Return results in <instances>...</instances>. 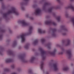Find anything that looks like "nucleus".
Returning a JSON list of instances; mask_svg holds the SVG:
<instances>
[{"label":"nucleus","instance_id":"6e6552de","mask_svg":"<svg viewBox=\"0 0 74 74\" xmlns=\"http://www.w3.org/2000/svg\"><path fill=\"white\" fill-rule=\"evenodd\" d=\"M21 25L22 27H26L29 25V23H27L26 21V20H23L20 21Z\"/></svg>","mask_w":74,"mask_h":74},{"label":"nucleus","instance_id":"423d86ee","mask_svg":"<svg viewBox=\"0 0 74 74\" xmlns=\"http://www.w3.org/2000/svg\"><path fill=\"white\" fill-rule=\"evenodd\" d=\"M56 28L53 29L52 28H50L48 30V32H50L51 31H52L51 33V36L53 37H55L56 36Z\"/></svg>","mask_w":74,"mask_h":74},{"label":"nucleus","instance_id":"7ed1b4c3","mask_svg":"<svg viewBox=\"0 0 74 74\" xmlns=\"http://www.w3.org/2000/svg\"><path fill=\"white\" fill-rule=\"evenodd\" d=\"M33 29V27L30 26L29 27L28 32L27 33H23L20 35V37L21 38V42L23 43L25 42V36L28 35H30L32 33V29Z\"/></svg>","mask_w":74,"mask_h":74},{"label":"nucleus","instance_id":"9b49d317","mask_svg":"<svg viewBox=\"0 0 74 74\" xmlns=\"http://www.w3.org/2000/svg\"><path fill=\"white\" fill-rule=\"evenodd\" d=\"M66 53L68 55V56L69 59H70L71 57L73 56V54H71V49H69L66 50Z\"/></svg>","mask_w":74,"mask_h":74},{"label":"nucleus","instance_id":"c03bdc74","mask_svg":"<svg viewBox=\"0 0 74 74\" xmlns=\"http://www.w3.org/2000/svg\"><path fill=\"white\" fill-rule=\"evenodd\" d=\"M29 14H26V17H27V18H28V17H29Z\"/></svg>","mask_w":74,"mask_h":74},{"label":"nucleus","instance_id":"1a4fd4ad","mask_svg":"<svg viewBox=\"0 0 74 74\" xmlns=\"http://www.w3.org/2000/svg\"><path fill=\"white\" fill-rule=\"evenodd\" d=\"M34 15L38 16L40 15L41 14V10L40 8H38L36 9L34 12Z\"/></svg>","mask_w":74,"mask_h":74},{"label":"nucleus","instance_id":"de8ad7c7","mask_svg":"<svg viewBox=\"0 0 74 74\" xmlns=\"http://www.w3.org/2000/svg\"><path fill=\"white\" fill-rule=\"evenodd\" d=\"M24 1L26 2L27 3L28 1H29V0H24Z\"/></svg>","mask_w":74,"mask_h":74},{"label":"nucleus","instance_id":"6ab92c4d","mask_svg":"<svg viewBox=\"0 0 74 74\" xmlns=\"http://www.w3.org/2000/svg\"><path fill=\"white\" fill-rule=\"evenodd\" d=\"M38 32L40 34H42L43 33H45L46 32L45 30H42L41 29H38Z\"/></svg>","mask_w":74,"mask_h":74},{"label":"nucleus","instance_id":"8fccbe9b","mask_svg":"<svg viewBox=\"0 0 74 74\" xmlns=\"http://www.w3.org/2000/svg\"><path fill=\"white\" fill-rule=\"evenodd\" d=\"M57 1L59 2V3H60V0H57Z\"/></svg>","mask_w":74,"mask_h":74},{"label":"nucleus","instance_id":"393cba45","mask_svg":"<svg viewBox=\"0 0 74 74\" xmlns=\"http://www.w3.org/2000/svg\"><path fill=\"white\" fill-rule=\"evenodd\" d=\"M69 69V67L68 66L64 67L62 68V70L63 71H68Z\"/></svg>","mask_w":74,"mask_h":74},{"label":"nucleus","instance_id":"052dcab7","mask_svg":"<svg viewBox=\"0 0 74 74\" xmlns=\"http://www.w3.org/2000/svg\"><path fill=\"white\" fill-rule=\"evenodd\" d=\"M63 44V43H62V44Z\"/></svg>","mask_w":74,"mask_h":74},{"label":"nucleus","instance_id":"ddd939ff","mask_svg":"<svg viewBox=\"0 0 74 74\" xmlns=\"http://www.w3.org/2000/svg\"><path fill=\"white\" fill-rule=\"evenodd\" d=\"M40 68L41 70L43 71V74H49V73L48 72L45 71L44 70V63L43 62H41V65H40Z\"/></svg>","mask_w":74,"mask_h":74},{"label":"nucleus","instance_id":"dca6fc26","mask_svg":"<svg viewBox=\"0 0 74 74\" xmlns=\"http://www.w3.org/2000/svg\"><path fill=\"white\" fill-rule=\"evenodd\" d=\"M49 4V2H46L45 3L44 5L42 7V10H43L44 11H45V10H46V8L45 7V6L46 5H48Z\"/></svg>","mask_w":74,"mask_h":74},{"label":"nucleus","instance_id":"39448f33","mask_svg":"<svg viewBox=\"0 0 74 74\" xmlns=\"http://www.w3.org/2000/svg\"><path fill=\"white\" fill-rule=\"evenodd\" d=\"M17 59L18 60H21L22 63H27L28 62L27 60H25L24 56L23 55H19L17 57Z\"/></svg>","mask_w":74,"mask_h":74},{"label":"nucleus","instance_id":"a19ab883","mask_svg":"<svg viewBox=\"0 0 74 74\" xmlns=\"http://www.w3.org/2000/svg\"><path fill=\"white\" fill-rule=\"evenodd\" d=\"M62 34L63 36H66V33H62Z\"/></svg>","mask_w":74,"mask_h":74},{"label":"nucleus","instance_id":"aec40b11","mask_svg":"<svg viewBox=\"0 0 74 74\" xmlns=\"http://www.w3.org/2000/svg\"><path fill=\"white\" fill-rule=\"evenodd\" d=\"M58 7H55L54 6L51 7L50 9H49L48 10V11L49 12H52V11L53 9H58Z\"/></svg>","mask_w":74,"mask_h":74},{"label":"nucleus","instance_id":"4468645a","mask_svg":"<svg viewBox=\"0 0 74 74\" xmlns=\"http://www.w3.org/2000/svg\"><path fill=\"white\" fill-rule=\"evenodd\" d=\"M65 9L70 8L73 11H74V7L73 6V4L71 3L67 7H65Z\"/></svg>","mask_w":74,"mask_h":74},{"label":"nucleus","instance_id":"680f3d73","mask_svg":"<svg viewBox=\"0 0 74 74\" xmlns=\"http://www.w3.org/2000/svg\"><path fill=\"white\" fill-rule=\"evenodd\" d=\"M9 41H10V40H9Z\"/></svg>","mask_w":74,"mask_h":74},{"label":"nucleus","instance_id":"4d7b16f0","mask_svg":"<svg viewBox=\"0 0 74 74\" xmlns=\"http://www.w3.org/2000/svg\"><path fill=\"white\" fill-rule=\"evenodd\" d=\"M73 74H74V71L73 72Z\"/></svg>","mask_w":74,"mask_h":74},{"label":"nucleus","instance_id":"a211bd4d","mask_svg":"<svg viewBox=\"0 0 74 74\" xmlns=\"http://www.w3.org/2000/svg\"><path fill=\"white\" fill-rule=\"evenodd\" d=\"M17 45V40H14L12 44L13 47H15Z\"/></svg>","mask_w":74,"mask_h":74},{"label":"nucleus","instance_id":"2eb2a0df","mask_svg":"<svg viewBox=\"0 0 74 74\" xmlns=\"http://www.w3.org/2000/svg\"><path fill=\"white\" fill-rule=\"evenodd\" d=\"M14 61V60L10 58H8L6 59L5 62L6 63H10V62H13Z\"/></svg>","mask_w":74,"mask_h":74},{"label":"nucleus","instance_id":"c85d7f7f","mask_svg":"<svg viewBox=\"0 0 74 74\" xmlns=\"http://www.w3.org/2000/svg\"><path fill=\"white\" fill-rule=\"evenodd\" d=\"M71 21L72 22L73 25L74 27V17H73L71 18Z\"/></svg>","mask_w":74,"mask_h":74},{"label":"nucleus","instance_id":"3c124183","mask_svg":"<svg viewBox=\"0 0 74 74\" xmlns=\"http://www.w3.org/2000/svg\"><path fill=\"white\" fill-rule=\"evenodd\" d=\"M12 74H17L16 72H13Z\"/></svg>","mask_w":74,"mask_h":74},{"label":"nucleus","instance_id":"e433bc0d","mask_svg":"<svg viewBox=\"0 0 74 74\" xmlns=\"http://www.w3.org/2000/svg\"><path fill=\"white\" fill-rule=\"evenodd\" d=\"M21 8L22 10L23 11H24V10H25V7H24L23 6H21Z\"/></svg>","mask_w":74,"mask_h":74},{"label":"nucleus","instance_id":"0eeeda50","mask_svg":"<svg viewBox=\"0 0 74 74\" xmlns=\"http://www.w3.org/2000/svg\"><path fill=\"white\" fill-rule=\"evenodd\" d=\"M65 27L66 26L64 25H60V26L59 29L58 30V32H62V30H64V31L65 32H68V29H67L65 28Z\"/></svg>","mask_w":74,"mask_h":74},{"label":"nucleus","instance_id":"864d4df0","mask_svg":"<svg viewBox=\"0 0 74 74\" xmlns=\"http://www.w3.org/2000/svg\"><path fill=\"white\" fill-rule=\"evenodd\" d=\"M0 13L2 14V10H0Z\"/></svg>","mask_w":74,"mask_h":74},{"label":"nucleus","instance_id":"f3484780","mask_svg":"<svg viewBox=\"0 0 74 74\" xmlns=\"http://www.w3.org/2000/svg\"><path fill=\"white\" fill-rule=\"evenodd\" d=\"M51 44L52 43L51 42H49L47 44L45 45V47H46L47 48L49 49H51V47L50 45H51Z\"/></svg>","mask_w":74,"mask_h":74},{"label":"nucleus","instance_id":"79ce46f5","mask_svg":"<svg viewBox=\"0 0 74 74\" xmlns=\"http://www.w3.org/2000/svg\"><path fill=\"white\" fill-rule=\"evenodd\" d=\"M9 31L10 33H12V31H11V29H9Z\"/></svg>","mask_w":74,"mask_h":74},{"label":"nucleus","instance_id":"c9c22d12","mask_svg":"<svg viewBox=\"0 0 74 74\" xmlns=\"http://www.w3.org/2000/svg\"><path fill=\"white\" fill-rule=\"evenodd\" d=\"M0 31L2 33H4V32H5V30L4 29H0Z\"/></svg>","mask_w":74,"mask_h":74},{"label":"nucleus","instance_id":"7c9ffc66","mask_svg":"<svg viewBox=\"0 0 74 74\" xmlns=\"http://www.w3.org/2000/svg\"><path fill=\"white\" fill-rule=\"evenodd\" d=\"M29 44H27L25 45L24 46V48L25 49H29Z\"/></svg>","mask_w":74,"mask_h":74},{"label":"nucleus","instance_id":"6e6d98bb","mask_svg":"<svg viewBox=\"0 0 74 74\" xmlns=\"http://www.w3.org/2000/svg\"><path fill=\"white\" fill-rule=\"evenodd\" d=\"M74 0H70V1H74Z\"/></svg>","mask_w":74,"mask_h":74},{"label":"nucleus","instance_id":"c756f323","mask_svg":"<svg viewBox=\"0 0 74 74\" xmlns=\"http://www.w3.org/2000/svg\"><path fill=\"white\" fill-rule=\"evenodd\" d=\"M45 41V39L44 38H42L40 40V42L42 44H43Z\"/></svg>","mask_w":74,"mask_h":74},{"label":"nucleus","instance_id":"412c9836","mask_svg":"<svg viewBox=\"0 0 74 74\" xmlns=\"http://www.w3.org/2000/svg\"><path fill=\"white\" fill-rule=\"evenodd\" d=\"M61 52H59L58 53V54L60 55H62L63 53H64V52H65L66 51V50H65V49L64 48H61Z\"/></svg>","mask_w":74,"mask_h":74},{"label":"nucleus","instance_id":"72a5a7b5","mask_svg":"<svg viewBox=\"0 0 74 74\" xmlns=\"http://www.w3.org/2000/svg\"><path fill=\"white\" fill-rule=\"evenodd\" d=\"M28 73L29 74H32L33 73V72L32 70H29V71Z\"/></svg>","mask_w":74,"mask_h":74},{"label":"nucleus","instance_id":"49530a36","mask_svg":"<svg viewBox=\"0 0 74 74\" xmlns=\"http://www.w3.org/2000/svg\"><path fill=\"white\" fill-rule=\"evenodd\" d=\"M18 48L19 49H20L22 48V47H21V46H19L18 47Z\"/></svg>","mask_w":74,"mask_h":74},{"label":"nucleus","instance_id":"37998d69","mask_svg":"<svg viewBox=\"0 0 74 74\" xmlns=\"http://www.w3.org/2000/svg\"><path fill=\"white\" fill-rule=\"evenodd\" d=\"M5 5H4V4H2V8H4V7Z\"/></svg>","mask_w":74,"mask_h":74},{"label":"nucleus","instance_id":"13d9d810","mask_svg":"<svg viewBox=\"0 0 74 74\" xmlns=\"http://www.w3.org/2000/svg\"><path fill=\"white\" fill-rule=\"evenodd\" d=\"M21 5H23V3H21Z\"/></svg>","mask_w":74,"mask_h":74},{"label":"nucleus","instance_id":"a878e982","mask_svg":"<svg viewBox=\"0 0 74 74\" xmlns=\"http://www.w3.org/2000/svg\"><path fill=\"white\" fill-rule=\"evenodd\" d=\"M3 48L2 47H0V55H3Z\"/></svg>","mask_w":74,"mask_h":74},{"label":"nucleus","instance_id":"9d476101","mask_svg":"<svg viewBox=\"0 0 74 74\" xmlns=\"http://www.w3.org/2000/svg\"><path fill=\"white\" fill-rule=\"evenodd\" d=\"M45 23L46 25H49V24H51L53 25L54 26H56L57 25V24L55 23L53 21H52L51 20H47L45 22Z\"/></svg>","mask_w":74,"mask_h":74},{"label":"nucleus","instance_id":"4c0bfd02","mask_svg":"<svg viewBox=\"0 0 74 74\" xmlns=\"http://www.w3.org/2000/svg\"><path fill=\"white\" fill-rule=\"evenodd\" d=\"M52 15L53 16H54V17H55V16H56V13H53Z\"/></svg>","mask_w":74,"mask_h":74},{"label":"nucleus","instance_id":"f704fd0d","mask_svg":"<svg viewBox=\"0 0 74 74\" xmlns=\"http://www.w3.org/2000/svg\"><path fill=\"white\" fill-rule=\"evenodd\" d=\"M70 14L68 12H66L65 13V16L66 17H68Z\"/></svg>","mask_w":74,"mask_h":74},{"label":"nucleus","instance_id":"b1692460","mask_svg":"<svg viewBox=\"0 0 74 74\" xmlns=\"http://www.w3.org/2000/svg\"><path fill=\"white\" fill-rule=\"evenodd\" d=\"M7 53L8 54V55H12V56H14V54L11 50H8L7 51Z\"/></svg>","mask_w":74,"mask_h":74},{"label":"nucleus","instance_id":"5701e85b","mask_svg":"<svg viewBox=\"0 0 74 74\" xmlns=\"http://www.w3.org/2000/svg\"><path fill=\"white\" fill-rule=\"evenodd\" d=\"M67 43H65L64 44L65 47H67L70 44V42H71V40L69 39H68L67 40Z\"/></svg>","mask_w":74,"mask_h":74},{"label":"nucleus","instance_id":"f03ea898","mask_svg":"<svg viewBox=\"0 0 74 74\" xmlns=\"http://www.w3.org/2000/svg\"><path fill=\"white\" fill-rule=\"evenodd\" d=\"M48 67L50 69V71L53 72L59 70L58 67L59 66L58 63H49L48 64Z\"/></svg>","mask_w":74,"mask_h":74},{"label":"nucleus","instance_id":"603ef678","mask_svg":"<svg viewBox=\"0 0 74 74\" xmlns=\"http://www.w3.org/2000/svg\"><path fill=\"white\" fill-rule=\"evenodd\" d=\"M57 47H60V45L59 44H57L56 45Z\"/></svg>","mask_w":74,"mask_h":74},{"label":"nucleus","instance_id":"473e14b6","mask_svg":"<svg viewBox=\"0 0 74 74\" xmlns=\"http://www.w3.org/2000/svg\"><path fill=\"white\" fill-rule=\"evenodd\" d=\"M11 67L12 69H14L15 67V66L14 64H13L11 66Z\"/></svg>","mask_w":74,"mask_h":74},{"label":"nucleus","instance_id":"bf43d9fd","mask_svg":"<svg viewBox=\"0 0 74 74\" xmlns=\"http://www.w3.org/2000/svg\"><path fill=\"white\" fill-rule=\"evenodd\" d=\"M0 1H3V0H0Z\"/></svg>","mask_w":74,"mask_h":74},{"label":"nucleus","instance_id":"5fc2aeb1","mask_svg":"<svg viewBox=\"0 0 74 74\" xmlns=\"http://www.w3.org/2000/svg\"><path fill=\"white\" fill-rule=\"evenodd\" d=\"M71 66H73V64H71Z\"/></svg>","mask_w":74,"mask_h":74},{"label":"nucleus","instance_id":"bb28decb","mask_svg":"<svg viewBox=\"0 0 74 74\" xmlns=\"http://www.w3.org/2000/svg\"><path fill=\"white\" fill-rule=\"evenodd\" d=\"M38 42V39H36L35 40L34 42H33V44L34 45H36Z\"/></svg>","mask_w":74,"mask_h":74},{"label":"nucleus","instance_id":"20e7f679","mask_svg":"<svg viewBox=\"0 0 74 74\" xmlns=\"http://www.w3.org/2000/svg\"><path fill=\"white\" fill-rule=\"evenodd\" d=\"M38 50L40 52V55L42 60H45L46 58V54L47 53L46 51L41 47L39 48Z\"/></svg>","mask_w":74,"mask_h":74},{"label":"nucleus","instance_id":"a18cd8bd","mask_svg":"<svg viewBox=\"0 0 74 74\" xmlns=\"http://www.w3.org/2000/svg\"><path fill=\"white\" fill-rule=\"evenodd\" d=\"M18 71H21V69H20V68H18Z\"/></svg>","mask_w":74,"mask_h":74},{"label":"nucleus","instance_id":"4be33fe9","mask_svg":"<svg viewBox=\"0 0 74 74\" xmlns=\"http://www.w3.org/2000/svg\"><path fill=\"white\" fill-rule=\"evenodd\" d=\"M35 59L36 58L34 57H31L30 59L29 60V62L30 63H33Z\"/></svg>","mask_w":74,"mask_h":74},{"label":"nucleus","instance_id":"f8f14e48","mask_svg":"<svg viewBox=\"0 0 74 74\" xmlns=\"http://www.w3.org/2000/svg\"><path fill=\"white\" fill-rule=\"evenodd\" d=\"M57 50L56 49H54L53 51H49L48 52V53L50 55H51V56H54L55 55V54L56 53V52Z\"/></svg>","mask_w":74,"mask_h":74},{"label":"nucleus","instance_id":"cd10ccee","mask_svg":"<svg viewBox=\"0 0 74 74\" xmlns=\"http://www.w3.org/2000/svg\"><path fill=\"white\" fill-rule=\"evenodd\" d=\"M56 19L58 22H59L60 21V19H61V16H57L56 17Z\"/></svg>","mask_w":74,"mask_h":74},{"label":"nucleus","instance_id":"2f4dec72","mask_svg":"<svg viewBox=\"0 0 74 74\" xmlns=\"http://www.w3.org/2000/svg\"><path fill=\"white\" fill-rule=\"evenodd\" d=\"M10 70L8 68H5L4 70V72H10Z\"/></svg>","mask_w":74,"mask_h":74},{"label":"nucleus","instance_id":"58836bf2","mask_svg":"<svg viewBox=\"0 0 74 74\" xmlns=\"http://www.w3.org/2000/svg\"><path fill=\"white\" fill-rule=\"evenodd\" d=\"M3 38V34H0V40H1Z\"/></svg>","mask_w":74,"mask_h":74},{"label":"nucleus","instance_id":"ea45409f","mask_svg":"<svg viewBox=\"0 0 74 74\" xmlns=\"http://www.w3.org/2000/svg\"><path fill=\"white\" fill-rule=\"evenodd\" d=\"M29 18L31 20H33L34 19V18H33V17H29Z\"/></svg>","mask_w":74,"mask_h":74},{"label":"nucleus","instance_id":"f257e3e1","mask_svg":"<svg viewBox=\"0 0 74 74\" xmlns=\"http://www.w3.org/2000/svg\"><path fill=\"white\" fill-rule=\"evenodd\" d=\"M14 13L16 15H19V13L17 11V9L14 7H11L8 10L7 13L3 14L2 18L7 19L8 18V16L9 14Z\"/></svg>","mask_w":74,"mask_h":74},{"label":"nucleus","instance_id":"09e8293b","mask_svg":"<svg viewBox=\"0 0 74 74\" xmlns=\"http://www.w3.org/2000/svg\"><path fill=\"white\" fill-rule=\"evenodd\" d=\"M50 61H51V62H54V60H51Z\"/></svg>","mask_w":74,"mask_h":74}]
</instances>
